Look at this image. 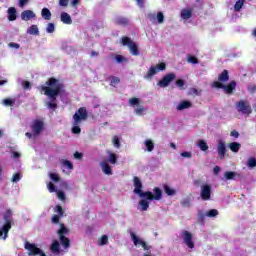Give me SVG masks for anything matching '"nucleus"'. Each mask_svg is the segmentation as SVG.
I'll return each instance as SVG.
<instances>
[{"instance_id": "1", "label": "nucleus", "mask_w": 256, "mask_h": 256, "mask_svg": "<svg viewBox=\"0 0 256 256\" xmlns=\"http://www.w3.org/2000/svg\"><path fill=\"white\" fill-rule=\"evenodd\" d=\"M45 85L46 86H41V91L50 99V102H47V107L48 109H56L57 103H55V101H57L59 95L65 94V84L55 77H50L45 82Z\"/></svg>"}, {"instance_id": "2", "label": "nucleus", "mask_w": 256, "mask_h": 256, "mask_svg": "<svg viewBox=\"0 0 256 256\" xmlns=\"http://www.w3.org/2000/svg\"><path fill=\"white\" fill-rule=\"evenodd\" d=\"M134 183V193L138 195L141 199H148V201H161L163 198V191L159 187L153 189L154 193L151 191L143 192V182L137 176L133 178Z\"/></svg>"}, {"instance_id": "3", "label": "nucleus", "mask_w": 256, "mask_h": 256, "mask_svg": "<svg viewBox=\"0 0 256 256\" xmlns=\"http://www.w3.org/2000/svg\"><path fill=\"white\" fill-rule=\"evenodd\" d=\"M89 117V114L87 113V108L80 107L77 112L73 115V127H72V133L74 135H79L81 133V127L79 125L82 121H87V118Z\"/></svg>"}, {"instance_id": "4", "label": "nucleus", "mask_w": 256, "mask_h": 256, "mask_svg": "<svg viewBox=\"0 0 256 256\" xmlns=\"http://www.w3.org/2000/svg\"><path fill=\"white\" fill-rule=\"evenodd\" d=\"M3 219H4V224L2 226V228H0V238L2 237V239H7V237H9V231H11V227H13V212L11 211V209H8L5 211L4 215H3Z\"/></svg>"}, {"instance_id": "5", "label": "nucleus", "mask_w": 256, "mask_h": 256, "mask_svg": "<svg viewBox=\"0 0 256 256\" xmlns=\"http://www.w3.org/2000/svg\"><path fill=\"white\" fill-rule=\"evenodd\" d=\"M236 110L238 113L242 115H247L249 117L251 113H253V108H251V104L247 100H240L235 103Z\"/></svg>"}, {"instance_id": "6", "label": "nucleus", "mask_w": 256, "mask_h": 256, "mask_svg": "<svg viewBox=\"0 0 256 256\" xmlns=\"http://www.w3.org/2000/svg\"><path fill=\"white\" fill-rule=\"evenodd\" d=\"M122 41V45L124 47H128L129 51L131 53V55H134V57H138L139 55V46H137V43L133 42V40H131V38L127 37V36H123L121 38Z\"/></svg>"}, {"instance_id": "7", "label": "nucleus", "mask_w": 256, "mask_h": 256, "mask_svg": "<svg viewBox=\"0 0 256 256\" xmlns=\"http://www.w3.org/2000/svg\"><path fill=\"white\" fill-rule=\"evenodd\" d=\"M165 69H167V64H165V62L159 63L156 66H151L146 75H144V79H152L153 76L159 73V71H165Z\"/></svg>"}, {"instance_id": "8", "label": "nucleus", "mask_w": 256, "mask_h": 256, "mask_svg": "<svg viewBox=\"0 0 256 256\" xmlns=\"http://www.w3.org/2000/svg\"><path fill=\"white\" fill-rule=\"evenodd\" d=\"M140 103H141V100L135 97L130 98L128 101V104L130 105V107L137 106V108L135 109L136 115H143V113H145V108L141 106Z\"/></svg>"}, {"instance_id": "9", "label": "nucleus", "mask_w": 256, "mask_h": 256, "mask_svg": "<svg viewBox=\"0 0 256 256\" xmlns=\"http://www.w3.org/2000/svg\"><path fill=\"white\" fill-rule=\"evenodd\" d=\"M175 73H168L166 74L159 82L158 87H162L165 89V87H169L173 81H175Z\"/></svg>"}, {"instance_id": "10", "label": "nucleus", "mask_w": 256, "mask_h": 256, "mask_svg": "<svg viewBox=\"0 0 256 256\" xmlns=\"http://www.w3.org/2000/svg\"><path fill=\"white\" fill-rule=\"evenodd\" d=\"M131 239L135 245V247H142L144 251H149L151 249V246L147 245L146 241L141 240L138 236H136L135 232L130 233Z\"/></svg>"}, {"instance_id": "11", "label": "nucleus", "mask_w": 256, "mask_h": 256, "mask_svg": "<svg viewBox=\"0 0 256 256\" xmlns=\"http://www.w3.org/2000/svg\"><path fill=\"white\" fill-rule=\"evenodd\" d=\"M200 196H201L202 201L211 200V185L210 184L201 185Z\"/></svg>"}, {"instance_id": "12", "label": "nucleus", "mask_w": 256, "mask_h": 256, "mask_svg": "<svg viewBox=\"0 0 256 256\" xmlns=\"http://www.w3.org/2000/svg\"><path fill=\"white\" fill-rule=\"evenodd\" d=\"M182 239L189 249H195V243H193V234H191V232L184 230L182 232Z\"/></svg>"}, {"instance_id": "13", "label": "nucleus", "mask_w": 256, "mask_h": 256, "mask_svg": "<svg viewBox=\"0 0 256 256\" xmlns=\"http://www.w3.org/2000/svg\"><path fill=\"white\" fill-rule=\"evenodd\" d=\"M45 124L41 120H34L31 124V130L34 135H40L41 131H43Z\"/></svg>"}, {"instance_id": "14", "label": "nucleus", "mask_w": 256, "mask_h": 256, "mask_svg": "<svg viewBox=\"0 0 256 256\" xmlns=\"http://www.w3.org/2000/svg\"><path fill=\"white\" fill-rule=\"evenodd\" d=\"M25 249H27L29 256H37L41 253V249L38 248L35 244H31L29 242L25 243Z\"/></svg>"}, {"instance_id": "15", "label": "nucleus", "mask_w": 256, "mask_h": 256, "mask_svg": "<svg viewBox=\"0 0 256 256\" xmlns=\"http://www.w3.org/2000/svg\"><path fill=\"white\" fill-rule=\"evenodd\" d=\"M217 151L219 159H225V153H227V146L223 140H219L217 144Z\"/></svg>"}, {"instance_id": "16", "label": "nucleus", "mask_w": 256, "mask_h": 256, "mask_svg": "<svg viewBox=\"0 0 256 256\" xmlns=\"http://www.w3.org/2000/svg\"><path fill=\"white\" fill-rule=\"evenodd\" d=\"M237 88V82L235 80H232L229 84L224 85L223 91L227 95H231L233 93V90Z\"/></svg>"}, {"instance_id": "17", "label": "nucleus", "mask_w": 256, "mask_h": 256, "mask_svg": "<svg viewBox=\"0 0 256 256\" xmlns=\"http://www.w3.org/2000/svg\"><path fill=\"white\" fill-rule=\"evenodd\" d=\"M21 19L23 21H30V19H35V12H33L32 10H24L21 13Z\"/></svg>"}, {"instance_id": "18", "label": "nucleus", "mask_w": 256, "mask_h": 256, "mask_svg": "<svg viewBox=\"0 0 256 256\" xmlns=\"http://www.w3.org/2000/svg\"><path fill=\"white\" fill-rule=\"evenodd\" d=\"M50 251L54 253V255H60L61 254V244H59V241L54 240L50 246Z\"/></svg>"}, {"instance_id": "19", "label": "nucleus", "mask_w": 256, "mask_h": 256, "mask_svg": "<svg viewBox=\"0 0 256 256\" xmlns=\"http://www.w3.org/2000/svg\"><path fill=\"white\" fill-rule=\"evenodd\" d=\"M193 107V104L189 100H183L181 101L177 106V111H183L185 109H191Z\"/></svg>"}, {"instance_id": "20", "label": "nucleus", "mask_w": 256, "mask_h": 256, "mask_svg": "<svg viewBox=\"0 0 256 256\" xmlns=\"http://www.w3.org/2000/svg\"><path fill=\"white\" fill-rule=\"evenodd\" d=\"M100 167L105 175H113V170L111 169L109 163L103 161L100 163Z\"/></svg>"}, {"instance_id": "21", "label": "nucleus", "mask_w": 256, "mask_h": 256, "mask_svg": "<svg viewBox=\"0 0 256 256\" xmlns=\"http://www.w3.org/2000/svg\"><path fill=\"white\" fill-rule=\"evenodd\" d=\"M114 23H115V25L127 27V25H129V20L126 17L118 16L115 18Z\"/></svg>"}, {"instance_id": "22", "label": "nucleus", "mask_w": 256, "mask_h": 256, "mask_svg": "<svg viewBox=\"0 0 256 256\" xmlns=\"http://www.w3.org/2000/svg\"><path fill=\"white\" fill-rule=\"evenodd\" d=\"M60 19L65 25H71V23H73L71 15H69L67 12H62L60 15Z\"/></svg>"}, {"instance_id": "23", "label": "nucleus", "mask_w": 256, "mask_h": 256, "mask_svg": "<svg viewBox=\"0 0 256 256\" xmlns=\"http://www.w3.org/2000/svg\"><path fill=\"white\" fill-rule=\"evenodd\" d=\"M8 20H10V21L17 20V9H15V7H10L8 9Z\"/></svg>"}, {"instance_id": "24", "label": "nucleus", "mask_w": 256, "mask_h": 256, "mask_svg": "<svg viewBox=\"0 0 256 256\" xmlns=\"http://www.w3.org/2000/svg\"><path fill=\"white\" fill-rule=\"evenodd\" d=\"M60 243L64 247V249H69L71 247V240L66 236H59Z\"/></svg>"}, {"instance_id": "25", "label": "nucleus", "mask_w": 256, "mask_h": 256, "mask_svg": "<svg viewBox=\"0 0 256 256\" xmlns=\"http://www.w3.org/2000/svg\"><path fill=\"white\" fill-rule=\"evenodd\" d=\"M228 147L230 151H232V153H239V149H241V143L232 142V143H229Z\"/></svg>"}, {"instance_id": "26", "label": "nucleus", "mask_w": 256, "mask_h": 256, "mask_svg": "<svg viewBox=\"0 0 256 256\" xmlns=\"http://www.w3.org/2000/svg\"><path fill=\"white\" fill-rule=\"evenodd\" d=\"M218 81L221 83H227V81H229V71L223 70L222 73L218 76Z\"/></svg>"}, {"instance_id": "27", "label": "nucleus", "mask_w": 256, "mask_h": 256, "mask_svg": "<svg viewBox=\"0 0 256 256\" xmlns=\"http://www.w3.org/2000/svg\"><path fill=\"white\" fill-rule=\"evenodd\" d=\"M181 17H182V19H185V20L191 19L193 17V10H191V9H183L181 11Z\"/></svg>"}, {"instance_id": "28", "label": "nucleus", "mask_w": 256, "mask_h": 256, "mask_svg": "<svg viewBox=\"0 0 256 256\" xmlns=\"http://www.w3.org/2000/svg\"><path fill=\"white\" fill-rule=\"evenodd\" d=\"M163 189L164 192L166 193V195H168L169 197H173V195H176L177 191L171 187H169V185L164 184L163 185Z\"/></svg>"}, {"instance_id": "29", "label": "nucleus", "mask_w": 256, "mask_h": 256, "mask_svg": "<svg viewBox=\"0 0 256 256\" xmlns=\"http://www.w3.org/2000/svg\"><path fill=\"white\" fill-rule=\"evenodd\" d=\"M42 18L45 19V21H51V10L49 8H43L41 11Z\"/></svg>"}, {"instance_id": "30", "label": "nucleus", "mask_w": 256, "mask_h": 256, "mask_svg": "<svg viewBox=\"0 0 256 256\" xmlns=\"http://www.w3.org/2000/svg\"><path fill=\"white\" fill-rule=\"evenodd\" d=\"M224 177H225L226 181H233L237 177V172L226 171L224 173Z\"/></svg>"}, {"instance_id": "31", "label": "nucleus", "mask_w": 256, "mask_h": 256, "mask_svg": "<svg viewBox=\"0 0 256 256\" xmlns=\"http://www.w3.org/2000/svg\"><path fill=\"white\" fill-rule=\"evenodd\" d=\"M69 233V229L65 227V224H60V229L58 230L59 237H65Z\"/></svg>"}, {"instance_id": "32", "label": "nucleus", "mask_w": 256, "mask_h": 256, "mask_svg": "<svg viewBox=\"0 0 256 256\" xmlns=\"http://www.w3.org/2000/svg\"><path fill=\"white\" fill-rule=\"evenodd\" d=\"M27 33L29 35H39V27H37V25H31L28 28Z\"/></svg>"}, {"instance_id": "33", "label": "nucleus", "mask_w": 256, "mask_h": 256, "mask_svg": "<svg viewBox=\"0 0 256 256\" xmlns=\"http://www.w3.org/2000/svg\"><path fill=\"white\" fill-rule=\"evenodd\" d=\"M139 205L142 209V211H147V209H149V199H142L139 201Z\"/></svg>"}, {"instance_id": "34", "label": "nucleus", "mask_w": 256, "mask_h": 256, "mask_svg": "<svg viewBox=\"0 0 256 256\" xmlns=\"http://www.w3.org/2000/svg\"><path fill=\"white\" fill-rule=\"evenodd\" d=\"M108 162L111 165H117V154L110 152L108 156Z\"/></svg>"}, {"instance_id": "35", "label": "nucleus", "mask_w": 256, "mask_h": 256, "mask_svg": "<svg viewBox=\"0 0 256 256\" xmlns=\"http://www.w3.org/2000/svg\"><path fill=\"white\" fill-rule=\"evenodd\" d=\"M145 147L147 148V151L151 153L155 149V143H153L152 140H146L145 141Z\"/></svg>"}, {"instance_id": "36", "label": "nucleus", "mask_w": 256, "mask_h": 256, "mask_svg": "<svg viewBox=\"0 0 256 256\" xmlns=\"http://www.w3.org/2000/svg\"><path fill=\"white\" fill-rule=\"evenodd\" d=\"M198 147L200 148L201 151H208L209 150V145H207V142H205V140H199L198 141Z\"/></svg>"}, {"instance_id": "37", "label": "nucleus", "mask_w": 256, "mask_h": 256, "mask_svg": "<svg viewBox=\"0 0 256 256\" xmlns=\"http://www.w3.org/2000/svg\"><path fill=\"white\" fill-rule=\"evenodd\" d=\"M245 5V0H238L234 5V11L239 12Z\"/></svg>"}, {"instance_id": "38", "label": "nucleus", "mask_w": 256, "mask_h": 256, "mask_svg": "<svg viewBox=\"0 0 256 256\" xmlns=\"http://www.w3.org/2000/svg\"><path fill=\"white\" fill-rule=\"evenodd\" d=\"M118 83H121V79L117 76H111L110 77V85L111 87H115V85H118Z\"/></svg>"}, {"instance_id": "39", "label": "nucleus", "mask_w": 256, "mask_h": 256, "mask_svg": "<svg viewBox=\"0 0 256 256\" xmlns=\"http://www.w3.org/2000/svg\"><path fill=\"white\" fill-rule=\"evenodd\" d=\"M107 243H109V236L102 235L99 241V245L103 246V245H107Z\"/></svg>"}, {"instance_id": "40", "label": "nucleus", "mask_w": 256, "mask_h": 256, "mask_svg": "<svg viewBox=\"0 0 256 256\" xmlns=\"http://www.w3.org/2000/svg\"><path fill=\"white\" fill-rule=\"evenodd\" d=\"M15 103V99L13 98H6L3 100V104L6 105V107H11Z\"/></svg>"}, {"instance_id": "41", "label": "nucleus", "mask_w": 256, "mask_h": 256, "mask_svg": "<svg viewBox=\"0 0 256 256\" xmlns=\"http://www.w3.org/2000/svg\"><path fill=\"white\" fill-rule=\"evenodd\" d=\"M219 211L217 209H211L206 213V217H217Z\"/></svg>"}, {"instance_id": "42", "label": "nucleus", "mask_w": 256, "mask_h": 256, "mask_svg": "<svg viewBox=\"0 0 256 256\" xmlns=\"http://www.w3.org/2000/svg\"><path fill=\"white\" fill-rule=\"evenodd\" d=\"M188 63H191L192 65H197L199 63V59L193 55H188Z\"/></svg>"}, {"instance_id": "43", "label": "nucleus", "mask_w": 256, "mask_h": 256, "mask_svg": "<svg viewBox=\"0 0 256 256\" xmlns=\"http://www.w3.org/2000/svg\"><path fill=\"white\" fill-rule=\"evenodd\" d=\"M50 179L54 181V183H59L61 181V177L57 173H50Z\"/></svg>"}, {"instance_id": "44", "label": "nucleus", "mask_w": 256, "mask_h": 256, "mask_svg": "<svg viewBox=\"0 0 256 256\" xmlns=\"http://www.w3.org/2000/svg\"><path fill=\"white\" fill-rule=\"evenodd\" d=\"M47 189L50 193H55L57 191V187H55V184H53V182H49L47 184Z\"/></svg>"}, {"instance_id": "45", "label": "nucleus", "mask_w": 256, "mask_h": 256, "mask_svg": "<svg viewBox=\"0 0 256 256\" xmlns=\"http://www.w3.org/2000/svg\"><path fill=\"white\" fill-rule=\"evenodd\" d=\"M176 86H178L180 90L185 89V80L183 79L176 80Z\"/></svg>"}, {"instance_id": "46", "label": "nucleus", "mask_w": 256, "mask_h": 256, "mask_svg": "<svg viewBox=\"0 0 256 256\" xmlns=\"http://www.w3.org/2000/svg\"><path fill=\"white\" fill-rule=\"evenodd\" d=\"M115 60L117 63H127V58H125V56L122 55H116Z\"/></svg>"}, {"instance_id": "47", "label": "nucleus", "mask_w": 256, "mask_h": 256, "mask_svg": "<svg viewBox=\"0 0 256 256\" xmlns=\"http://www.w3.org/2000/svg\"><path fill=\"white\" fill-rule=\"evenodd\" d=\"M247 166L250 169H253V167H256V159L255 158H249L247 162Z\"/></svg>"}, {"instance_id": "48", "label": "nucleus", "mask_w": 256, "mask_h": 256, "mask_svg": "<svg viewBox=\"0 0 256 256\" xmlns=\"http://www.w3.org/2000/svg\"><path fill=\"white\" fill-rule=\"evenodd\" d=\"M47 33H55V24L48 23L46 27Z\"/></svg>"}, {"instance_id": "49", "label": "nucleus", "mask_w": 256, "mask_h": 256, "mask_svg": "<svg viewBox=\"0 0 256 256\" xmlns=\"http://www.w3.org/2000/svg\"><path fill=\"white\" fill-rule=\"evenodd\" d=\"M212 87H215L216 89H224L225 84L221 83V81H214Z\"/></svg>"}, {"instance_id": "50", "label": "nucleus", "mask_w": 256, "mask_h": 256, "mask_svg": "<svg viewBox=\"0 0 256 256\" xmlns=\"http://www.w3.org/2000/svg\"><path fill=\"white\" fill-rule=\"evenodd\" d=\"M180 203H181L182 207H191V199H189V198L181 200Z\"/></svg>"}, {"instance_id": "51", "label": "nucleus", "mask_w": 256, "mask_h": 256, "mask_svg": "<svg viewBox=\"0 0 256 256\" xmlns=\"http://www.w3.org/2000/svg\"><path fill=\"white\" fill-rule=\"evenodd\" d=\"M113 145L114 147H116V149H119V147H121V141L119 140V137H113Z\"/></svg>"}, {"instance_id": "52", "label": "nucleus", "mask_w": 256, "mask_h": 256, "mask_svg": "<svg viewBox=\"0 0 256 256\" xmlns=\"http://www.w3.org/2000/svg\"><path fill=\"white\" fill-rule=\"evenodd\" d=\"M21 181V174L20 173H15L12 176V183H19Z\"/></svg>"}, {"instance_id": "53", "label": "nucleus", "mask_w": 256, "mask_h": 256, "mask_svg": "<svg viewBox=\"0 0 256 256\" xmlns=\"http://www.w3.org/2000/svg\"><path fill=\"white\" fill-rule=\"evenodd\" d=\"M189 95H196L199 97V95H201V90H198L197 88H190Z\"/></svg>"}, {"instance_id": "54", "label": "nucleus", "mask_w": 256, "mask_h": 256, "mask_svg": "<svg viewBox=\"0 0 256 256\" xmlns=\"http://www.w3.org/2000/svg\"><path fill=\"white\" fill-rule=\"evenodd\" d=\"M62 164L64 167H67V169H73V163H71L69 160H63Z\"/></svg>"}, {"instance_id": "55", "label": "nucleus", "mask_w": 256, "mask_h": 256, "mask_svg": "<svg viewBox=\"0 0 256 256\" xmlns=\"http://www.w3.org/2000/svg\"><path fill=\"white\" fill-rule=\"evenodd\" d=\"M158 23H163L165 21V16L163 15V12H158L156 16Z\"/></svg>"}, {"instance_id": "56", "label": "nucleus", "mask_w": 256, "mask_h": 256, "mask_svg": "<svg viewBox=\"0 0 256 256\" xmlns=\"http://www.w3.org/2000/svg\"><path fill=\"white\" fill-rule=\"evenodd\" d=\"M180 155H181V157H184L186 159H191L193 157V154H191V152H187V151L182 152Z\"/></svg>"}, {"instance_id": "57", "label": "nucleus", "mask_w": 256, "mask_h": 256, "mask_svg": "<svg viewBox=\"0 0 256 256\" xmlns=\"http://www.w3.org/2000/svg\"><path fill=\"white\" fill-rule=\"evenodd\" d=\"M57 197H58V199H60V201H65V192L59 190L57 192Z\"/></svg>"}, {"instance_id": "58", "label": "nucleus", "mask_w": 256, "mask_h": 256, "mask_svg": "<svg viewBox=\"0 0 256 256\" xmlns=\"http://www.w3.org/2000/svg\"><path fill=\"white\" fill-rule=\"evenodd\" d=\"M56 212L58 213L59 217H63V207L61 205L56 206Z\"/></svg>"}, {"instance_id": "59", "label": "nucleus", "mask_w": 256, "mask_h": 256, "mask_svg": "<svg viewBox=\"0 0 256 256\" xmlns=\"http://www.w3.org/2000/svg\"><path fill=\"white\" fill-rule=\"evenodd\" d=\"M59 5L61 7H67L69 5V0H59Z\"/></svg>"}, {"instance_id": "60", "label": "nucleus", "mask_w": 256, "mask_h": 256, "mask_svg": "<svg viewBox=\"0 0 256 256\" xmlns=\"http://www.w3.org/2000/svg\"><path fill=\"white\" fill-rule=\"evenodd\" d=\"M231 137H235V139H239V132L237 130H233L230 132Z\"/></svg>"}, {"instance_id": "61", "label": "nucleus", "mask_w": 256, "mask_h": 256, "mask_svg": "<svg viewBox=\"0 0 256 256\" xmlns=\"http://www.w3.org/2000/svg\"><path fill=\"white\" fill-rule=\"evenodd\" d=\"M59 219H61V216H59V215H54V216L52 217V223H55V224L59 223Z\"/></svg>"}, {"instance_id": "62", "label": "nucleus", "mask_w": 256, "mask_h": 256, "mask_svg": "<svg viewBox=\"0 0 256 256\" xmlns=\"http://www.w3.org/2000/svg\"><path fill=\"white\" fill-rule=\"evenodd\" d=\"M74 159H83V153L75 152L74 153Z\"/></svg>"}, {"instance_id": "63", "label": "nucleus", "mask_w": 256, "mask_h": 256, "mask_svg": "<svg viewBox=\"0 0 256 256\" xmlns=\"http://www.w3.org/2000/svg\"><path fill=\"white\" fill-rule=\"evenodd\" d=\"M23 88H24V89H31V82H29V81H24V82H23Z\"/></svg>"}, {"instance_id": "64", "label": "nucleus", "mask_w": 256, "mask_h": 256, "mask_svg": "<svg viewBox=\"0 0 256 256\" xmlns=\"http://www.w3.org/2000/svg\"><path fill=\"white\" fill-rule=\"evenodd\" d=\"M29 3V0H19V7H25Z\"/></svg>"}]
</instances>
